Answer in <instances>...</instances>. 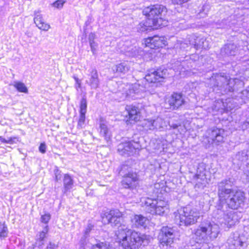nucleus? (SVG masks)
I'll use <instances>...</instances> for the list:
<instances>
[{
  "mask_svg": "<svg viewBox=\"0 0 249 249\" xmlns=\"http://www.w3.org/2000/svg\"><path fill=\"white\" fill-rule=\"evenodd\" d=\"M235 180L232 177L224 178L217 184L218 203L213 211V216L220 218L224 215V207L232 210L237 209L244 203V192L234 189Z\"/></svg>",
  "mask_w": 249,
  "mask_h": 249,
  "instance_id": "f257e3e1",
  "label": "nucleus"
},
{
  "mask_svg": "<svg viewBox=\"0 0 249 249\" xmlns=\"http://www.w3.org/2000/svg\"><path fill=\"white\" fill-rule=\"evenodd\" d=\"M120 239V245L123 249H139L142 246L148 244V240L144 234H142L128 229L124 225L119 226L116 233Z\"/></svg>",
  "mask_w": 249,
  "mask_h": 249,
  "instance_id": "f03ea898",
  "label": "nucleus"
},
{
  "mask_svg": "<svg viewBox=\"0 0 249 249\" xmlns=\"http://www.w3.org/2000/svg\"><path fill=\"white\" fill-rule=\"evenodd\" d=\"M208 81V86L219 95L233 92L235 86L242 83L239 79L231 78L224 73L213 74Z\"/></svg>",
  "mask_w": 249,
  "mask_h": 249,
  "instance_id": "7ed1b4c3",
  "label": "nucleus"
},
{
  "mask_svg": "<svg viewBox=\"0 0 249 249\" xmlns=\"http://www.w3.org/2000/svg\"><path fill=\"white\" fill-rule=\"evenodd\" d=\"M220 233V228L213 221H202L195 232L196 242L208 244L215 239Z\"/></svg>",
  "mask_w": 249,
  "mask_h": 249,
  "instance_id": "20e7f679",
  "label": "nucleus"
},
{
  "mask_svg": "<svg viewBox=\"0 0 249 249\" xmlns=\"http://www.w3.org/2000/svg\"><path fill=\"white\" fill-rule=\"evenodd\" d=\"M167 12L166 8L160 4L150 5L142 11L143 14L154 25L156 28L167 25V21L164 19Z\"/></svg>",
  "mask_w": 249,
  "mask_h": 249,
  "instance_id": "39448f33",
  "label": "nucleus"
},
{
  "mask_svg": "<svg viewBox=\"0 0 249 249\" xmlns=\"http://www.w3.org/2000/svg\"><path fill=\"white\" fill-rule=\"evenodd\" d=\"M200 213L196 209L190 206L183 208L178 215L179 226H189L197 222Z\"/></svg>",
  "mask_w": 249,
  "mask_h": 249,
  "instance_id": "423d86ee",
  "label": "nucleus"
},
{
  "mask_svg": "<svg viewBox=\"0 0 249 249\" xmlns=\"http://www.w3.org/2000/svg\"><path fill=\"white\" fill-rule=\"evenodd\" d=\"M144 205L146 212L152 214L162 215L168 209L167 202L162 200L147 198L144 202Z\"/></svg>",
  "mask_w": 249,
  "mask_h": 249,
  "instance_id": "0eeeda50",
  "label": "nucleus"
},
{
  "mask_svg": "<svg viewBox=\"0 0 249 249\" xmlns=\"http://www.w3.org/2000/svg\"><path fill=\"white\" fill-rule=\"evenodd\" d=\"M248 150L244 149L238 151L232 156V163L238 169L246 170L249 165V156Z\"/></svg>",
  "mask_w": 249,
  "mask_h": 249,
  "instance_id": "6e6552de",
  "label": "nucleus"
},
{
  "mask_svg": "<svg viewBox=\"0 0 249 249\" xmlns=\"http://www.w3.org/2000/svg\"><path fill=\"white\" fill-rule=\"evenodd\" d=\"M122 216L123 213L118 210H112L103 214L102 221L105 225L110 224L112 226H117L121 223Z\"/></svg>",
  "mask_w": 249,
  "mask_h": 249,
  "instance_id": "1a4fd4ad",
  "label": "nucleus"
},
{
  "mask_svg": "<svg viewBox=\"0 0 249 249\" xmlns=\"http://www.w3.org/2000/svg\"><path fill=\"white\" fill-rule=\"evenodd\" d=\"M224 215L220 216V218H216L213 216H213L215 219L219 220V222L221 224H224L225 225H227L228 228H230L232 226L236 224L240 218V216L238 215V213L233 211H230L226 213L225 210L224 209Z\"/></svg>",
  "mask_w": 249,
  "mask_h": 249,
  "instance_id": "9d476101",
  "label": "nucleus"
},
{
  "mask_svg": "<svg viewBox=\"0 0 249 249\" xmlns=\"http://www.w3.org/2000/svg\"><path fill=\"white\" fill-rule=\"evenodd\" d=\"M208 142L211 144L219 145L224 142L225 131L221 128L213 127L207 131Z\"/></svg>",
  "mask_w": 249,
  "mask_h": 249,
  "instance_id": "9b49d317",
  "label": "nucleus"
},
{
  "mask_svg": "<svg viewBox=\"0 0 249 249\" xmlns=\"http://www.w3.org/2000/svg\"><path fill=\"white\" fill-rule=\"evenodd\" d=\"M175 231L168 226L163 227L158 235V239L163 245H170L173 243Z\"/></svg>",
  "mask_w": 249,
  "mask_h": 249,
  "instance_id": "f8f14e48",
  "label": "nucleus"
},
{
  "mask_svg": "<svg viewBox=\"0 0 249 249\" xmlns=\"http://www.w3.org/2000/svg\"><path fill=\"white\" fill-rule=\"evenodd\" d=\"M140 147L139 142H128L120 143L118 146V151L122 155L129 156L135 154Z\"/></svg>",
  "mask_w": 249,
  "mask_h": 249,
  "instance_id": "ddd939ff",
  "label": "nucleus"
},
{
  "mask_svg": "<svg viewBox=\"0 0 249 249\" xmlns=\"http://www.w3.org/2000/svg\"><path fill=\"white\" fill-rule=\"evenodd\" d=\"M185 101L181 93L174 92L166 100L165 104L167 108L176 110L184 105Z\"/></svg>",
  "mask_w": 249,
  "mask_h": 249,
  "instance_id": "4468645a",
  "label": "nucleus"
},
{
  "mask_svg": "<svg viewBox=\"0 0 249 249\" xmlns=\"http://www.w3.org/2000/svg\"><path fill=\"white\" fill-rule=\"evenodd\" d=\"M204 165L199 164L196 173L193 177V179L196 182L195 187L203 188L208 183L209 179L207 177Z\"/></svg>",
  "mask_w": 249,
  "mask_h": 249,
  "instance_id": "2eb2a0df",
  "label": "nucleus"
},
{
  "mask_svg": "<svg viewBox=\"0 0 249 249\" xmlns=\"http://www.w3.org/2000/svg\"><path fill=\"white\" fill-rule=\"evenodd\" d=\"M167 69H159L152 70L146 74L145 76V80L149 83H156L162 82L163 80L167 76Z\"/></svg>",
  "mask_w": 249,
  "mask_h": 249,
  "instance_id": "dca6fc26",
  "label": "nucleus"
},
{
  "mask_svg": "<svg viewBox=\"0 0 249 249\" xmlns=\"http://www.w3.org/2000/svg\"><path fill=\"white\" fill-rule=\"evenodd\" d=\"M121 185L124 188L131 191L136 190L139 186V178L137 173H132L130 175L124 177Z\"/></svg>",
  "mask_w": 249,
  "mask_h": 249,
  "instance_id": "f3484780",
  "label": "nucleus"
},
{
  "mask_svg": "<svg viewBox=\"0 0 249 249\" xmlns=\"http://www.w3.org/2000/svg\"><path fill=\"white\" fill-rule=\"evenodd\" d=\"M126 122L133 124L140 120L141 112L140 109L133 105H127L125 107Z\"/></svg>",
  "mask_w": 249,
  "mask_h": 249,
  "instance_id": "a211bd4d",
  "label": "nucleus"
},
{
  "mask_svg": "<svg viewBox=\"0 0 249 249\" xmlns=\"http://www.w3.org/2000/svg\"><path fill=\"white\" fill-rule=\"evenodd\" d=\"M88 78L86 83L88 84L92 89H97L100 84V79L97 70L92 68L88 71Z\"/></svg>",
  "mask_w": 249,
  "mask_h": 249,
  "instance_id": "6ab92c4d",
  "label": "nucleus"
},
{
  "mask_svg": "<svg viewBox=\"0 0 249 249\" xmlns=\"http://www.w3.org/2000/svg\"><path fill=\"white\" fill-rule=\"evenodd\" d=\"M166 41L163 37L159 36H154L146 38L144 40V43L146 46L149 47L151 49H156L159 48H162L166 45Z\"/></svg>",
  "mask_w": 249,
  "mask_h": 249,
  "instance_id": "aec40b11",
  "label": "nucleus"
},
{
  "mask_svg": "<svg viewBox=\"0 0 249 249\" xmlns=\"http://www.w3.org/2000/svg\"><path fill=\"white\" fill-rule=\"evenodd\" d=\"M227 243L231 249H240L243 246L244 242L238 233H234L230 235Z\"/></svg>",
  "mask_w": 249,
  "mask_h": 249,
  "instance_id": "412c9836",
  "label": "nucleus"
},
{
  "mask_svg": "<svg viewBox=\"0 0 249 249\" xmlns=\"http://www.w3.org/2000/svg\"><path fill=\"white\" fill-rule=\"evenodd\" d=\"M34 20L36 26L39 29L47 31L50 28V25L44 21L42 15L38 11L34 12Z\"/></svg>",
  "mask_w": 249,
  "mask_h": 249,
  "instance_id": "4be33fe9",
  "label": "nucleus"
},
{
  "mask_svg": "<svg viewBox=\"0 0 249 249\" xmlns=\"http://www.w3.org/2000/svg\"><path fill=\"white\" fill-rule=\"evenodd\" d=\"M63 193L64 194H67V193H70L71 190L73 188L74 181L71 176L68 174H64L63 177Z\"/></svg>",
  "mask_w": 249,
  "mask_h": 249,
  "instance_id": "5701e85b",
  "label": "nucleus"
},
{
  "mask_svg": "<svg viewBox=\"0 0 249 249\" xmlns=\"http://www.w3.org/2000/svg\"><path fill=\"white\" fill-rule=\"evenodd\" d=\"M147 218L141 214L135 215L131 218L132 226L133 228L145 227Z\"/></svg>",
  "mask_w": 249,
  "mask_h": 249,
  "instance_id": "b1692460",
  "label": "nucleus"
},
{
  "mask_svg": "<svg viewBox=\"0 0 249 249\" xmlns=\"http://www.w3.org/2000/svg\"><path fill=\"white\" fill-rule=\"evenodd\" d=\"M221 53L227 56H234L238 53L237 46L234 43H229L221 49Z\"/></svg>",
  "mask_w": 249,
  "mask_h": 249,
  "instance_id": "393cba45",
  "label": "nucleus"
},
{
  "mask_svg": "<svg viewBox=\"0 0 249 249\" xmlns=\"http://www.w3.org/2000/svg\"><path fill=\"white\" fill-rule=\"evenodd\" d=\"M152 22L147 18L145 20L141 21L137 26V31L142 33L150 31L153 29H157L154 25L152 24Z\"/></svg>",
  "mask_w": 249,
  "mask_h": 249,
  "instance_id": "a878e982",
  "label": "nucleus"
},
{
  "mask_svg": "<svg viewBox=\"0 0 249 249\" xmlns=\"http://www.w3.org/2000/svg\"><path fill=\"white\" fill-rule=\"evenodd\" d=\"M112 69L116 72L125 73L130 69L129 63L127 61L122 62L114 66Z\"/></svg>",
  "mask_w": 249,
  "mask_h": 249,
  "instance_id": "bb28decb",
  "label": "nucleus"
},
{
  "mask_svg": "<svg viewBox=\"0 0 249 249\" xmlns=\"http://www.w3.org/2000/svg\"><path fill=\"white\" fill-rule=\"evenodd\" d=\"M129 161H127L123 164L119 171V174L123 177L130 175L132 173H136L135 172H133L132 168L128 164Z\"/></svg>",
  "mask_w": 249,
  "mask_h": 249,
  "instance_id": "cd10ccee",
  "label": "nucleus"
},
{
  "mask_svg": "<svg viewBox=\"0 0 249 249\" xmlns=\"http://www.w3.org/2000/svg\"><path fill=\"white\" fill-rule=\"evenodd\" d=\"M100 135L103 136L107 142H108L110 138V133L108 130L107 124L103 122L100 124Z\"/></svg>",
  "mask_w": 249,
  "mask_h": 249,
  "instance_id": "c85d7f7f",
  "label": "nucleus"
},
{
  "mask_svg": "<svg viewBox=\"0 0 249 249\" xmlns=\"http://www.w3.org/2000/svg\"><path fill=\"white\" fill-rule=\"evenodd\" d=\"M153 123L154 124L155 128L157 129H164L167 127L168 124L161 117H157L153 119Z\"/></svg>",
  "mask_w": 249,
  "mask_h": 249,
  "instance_id": "c756f323",
  "label": "nucleus"
},
{
  "mask_svg": "<svg viewBox=\"0 0 249 249\" xmlns=\"http://www.w3.org/2000/svg\"><path fill=\"white\" fill-rule=\"evenodd\" d=\"M232 19V17L227 19L222 20L216 23V27L217 28H228L231 27V25L235 24V22H231L230 20Z\"/></svg>",
  "mask_w": 249,
  "mask_h": 249,
  "instance_id": "7c9ffc66",
  "label": "nucleus"
},
{
  "mask_svg": "<svg viewBox=\"0 0 249 249\" xmlns=\"http://www.w3.org/2000/svg\"><path fill=\"white\" fill-rule=\"evenodd\" d=\"M200 40H201V37L196 36L194 35L192 36L189 38V44L193 45L194 48L197 50L200 49L201 47L197 45L202 43V42L200 41Z\"/></svg>",
  "mask_w": 249,
  "mask_h": 249,
  "instance_id": "2f4dec72",
  "label": "nucleus"
},
{
  "mask_svg": "<svg viewBox=\"0 0 249 249\" xmlns=\"http://www.w3.org/2000/svg\"><path fill=\"white\" fill-rule=\"evenodd\" d=\"M12 85L20 92L28 93V89L23 83L19 81H14Z\"/></svg>",
  "mask_w": 249,
  "mask_h": 249,
  "instance_id": "473e14b6",
  "label": "nucleus"
},
{
  "mask_svg": "<svg viewBox=\"0 0 249 249\" xmlns=\"http://www.w3.org/2000/svg\"><path fill=\"white\" fill-rule=\"evenodd\" d=\"M210 9V6L208 4L203 5L199 10V12L197 14V18H204L208 14Z\"/></svg>",
  "mask_w": 249,
  "mask_h": 249,
  "instance_id": "72a5a7b5",
  "label": "nucleus"
},
{
  "mask_svg": "<svg viewBox=\"0 0 249 249\" xmlns=\"http://www.w3.org/2000/svg\"><path fill=\"white\" fill-rule=\"evenodd\" d=\"M138 86L136 85H131L129 87L128 90L126 91V96L129 98L133 99L134 94L139 92V89L137 88Z\"/></svg>",
  "mask_w": 249,
  "mask_h": 249,
  "instance_id": "f704fd0d",
  "label": "nucleus"
},
{
  "mask_svg": "<svg viewBox=\"0 0 249 249\" xmlns=\"http://www.w3.org/2000/svg\"><path fill=\"white\" fill-rule=\"evenodd\" d=\"M91 249H112V248L107 243L99 242L94 245H92Z\"/></svg>",
  "mask_w": 249,
  "mask_h": 249,
  "instance_id": "c9c22d12",
  "label": "nucleus"
},
{
  "mask_svg": "<svg viewBox=\"0 0 249 249\" xmlns=\"http://www.w3.org/2000/svg\"><path fill=\"white\" fill-rule=\"evenodd\" d=\"M87 108V101L86 97L84 96L80 101V113L86 114Z\"/></svg>",
  "mask_w": 249,
  "mask_h": 249,
  "instance_id": "e433bc0d",
  "label": "nucleus"
},
{
  "mask_svg": "<svg viewBox=\"0 0 249 249\" xmlns=\"http://www.w3.org/2000/svg\"><path fill=\"white\" fill-rule=\"evenodd\" d=\"M48 231V226H46L44 230L39 233L38 240H39V246H41L43 244V241L46 237V234Z\"/></svg>",
  "mask_w": 249,
  "mask_h": 249,
  "instance_id": "4c0bfd02",
  "label": "nucleus"
},
{
  "mask_svg": "<svg viewBox=\"0 0 249 249\" xmlns=\"http://www.w3.org/2000/svg\"><path fill=\"white\" fill-rule=\"evenodd\" d=\"M8 234V229L4 223L0 222V237H5Z\"/></svg>",
  "mask_w": 249,
  "mask_h": 249,
  "instance_id": "58836bf2",
  "label": "nucleus"
},
{
  "mask_svg": "<svg viewBox=\"0 0 249 249\" xmlns=\"http://www.w3.org/2000/svg\"><path fill=\"white\" fill-rule=\"evenodd\" d=\"M85 114H86L80 113L79 119L77 125L78 128H82L84 127L86 119Z\"/></svg>",
  "mask_w": 249,
  "mask_h": 249,
  "instance_id": "ea45409f",
  "label": "nucleus"
},
{
  "mask_svg": "<svg viewBox=\"0 0 249 249\" xmlns=\"http://www.w3.org/2000/svg\"><path fill=\"white\" fill-rule=\"evenodd\" d=\"M153 119H147L144 121L145 127L148 130H153L155 129Z\"/></svg>",
  "mask_w": 249,
  "mask_h": 249,
  "instance_id": "a19ab883",
  "label": "nucleus"
},
{
  "mask_svg": "<svg viewBox=\"0 0 249 249\" xmlns=\"http://www.w3.org/2000/svg\"><path fill=\"white\" fill-rule=\"evenodd\" d=\"M200 41L202 42V43L199 44V45H198L199 47H201V48L207 49L210 48V43L209 42V41L207 39L204 37H201V40H200Z\"/></svg>",
  "mask_w": 249,
  "mask_h": 249,
  "instance_id": "79ce46f5",
  "label": "nucleus"
},
{
  "mask_svg": "<svg viewBox=\"0 0 249 249\" xmlns=\"http://www.w3.org/2000/svg\"><path fill=\"white\" fill-rule=\"evenodd\" d=\"M51 217V215L49 213H45L41 216V222L45 224H47L50 221Z\"/></svg>",
  "mask_w": 249,
  "mask_h": 249,
  "instance_id": "37998d69",
  "label": "nucleus"
},
{
  "mask_svg": "<svg viewBox=\"0 0 249 249\" xmlns=\"http://www.w3.org/2000/svg\"><path fill=\"white\" fill-rule=\"evenodd\" d=\"M65 2V1L64 0H57L53 3V5L55 8L58 9L61 8Z\"/></svg>",
  "mask_w": 249,
  "mask_h": 249,
  "instance_id": "c03bdc74",
  "label": "nucleus"
},
{
  "mask_svg": "<svg viewBox=\"0 0 249 249\" xmlns=\"http://www.w3.org/2000/svg\"><path fill=\"white\" fill-rule=\"evenodd\" d=\"M54 175H55V180L56 181L60 180L61 178V171L58 169H56L54 170Z\"/></svg>",
  "mask_w": 249,
  "mask_h": 249,
  "instance_id": "a18cd8bd",
  "label": "nucleus"
},
{
  "mask_svg": "<svg viewBox=\"0 0 249 249\" xmlns=\"http://www.w3.org/2000/svg\"><path fill=\"white\" fill-rule=\"evenodd\" d=\"M93 227V226L92 224H89L85 230L84 235L88 236L90 231L92 230Z\"/></svg>",
  "mask_w": 249,
  "mask_h": 249,
  "instance_id": "49530a36",
  "label": "nucleus"
},
{
  "mask_svg": "<svg viewBox=\"0 0 249 249\" xmlns=\"http://www.w3.org/2000/svg\"><path fill=\"white\" fill-rule=\"evenodd\" d=\"M73 78L75 81L76 84L75 86V89H77V90H78V89H80L81 88V81L79 80L76 76H74Z\"/></svg>",
  "mask_w": 249,
  "mask_h": 249,
  "instance_id": "de8ad7c7",
  "label": "nucleus"
},
{
  "mask_svg": "<svg viewBox=\"0 0 249 249\" xmlns=\"http://www.w3.org/2000/svg\"><path fill=\"white\" fill-rule=\"evenodd\" d=\"M87 237L88 236L84 235L82 237V238L80 240V244L81 247L82 248L81 249H84L85 245H87L86 239H87Z\"/></svg>",
  "mask_w": 249,
  "mask_h": 249,
  "instance_id": "09e8293b",
  "label": "nucleus"
},
{
  "mask_svg": "<svg viewBox=\"0 0 249 249\" xmlns=\"http://www.w3.org/2000/svg\"><path fill=\"white\" fill-rule=\"evenodd\" d=\"M188 44H189V41H181L180 43V48L181 49L185 50L187 47H188Z\"/></svg>",
  "mask_w": 249,
  "mask_h": 249,
  "instance_id": "8fccbe9b",
  "label": "nucleus"
},
{
  "mask_svg": "<svg viewBox=\"0 0 249 249\" xmlns=\"http://www.w3.org/2000/svg\"><path fill=\"white\" fill-rule=\"evenodd\" d=\"M39 151L41 153H45L46 151V145L44 142L41 143L39 146Z\"/></svg>",
  "mask_w": 249,
  "mask_h": 249,
  "instance_id": "3c124183",
  "label": "nucleus"
},
{
  "mask_svg": "<svg viewBox=\"0 0 249 249\" xmlns=\"http://www.w3.org/2000/svg\"><path fill=\"white\" fill-rule=\"evenodd\" d=\"M16 137H10L7 139L6 143H9L10 144L16 143L17 140Z\"/></svg>",
  "mask_w": 249,
  "mask_h": 249,
  "instance_id": "603ef678",
  "label": "nucleus"
},
{
  "mask_svg": "<svg viewBox=\"0 0 249 249\" xmlns=\"http://www.w3.org/2000/svg\"><path fill=\"white\" fill-rule=\"evenodd\" d=\"M91 50L93 54H94L97 50L98 47V44L96 42H94L91 45H90Z\"/></svg>",
  "mask_w": 249,
  "mask_h": 249,
  "instance_id": "864d4df0",
  "label": "nucleus"
},
{
  "mask_svg": "<svg viewBox=\"0 0 249 249\" xmlns=\"http://www.w3.org/2000/svg\"><path fill=\"white\" fill-rule=\"evenodd\" d=\"M58 247V246L55 244L50 242L48 245L47 246L46 249H56Z\"/></svg>",
  "mask_w": 249,
  "mask_h": 249,
  "instance_id": "5fc2aeb1",
  "label": "nucleus"
},
{
  "mask_svg": "<svg viewBox=\"0 0 249 249\" xmlns=\"http://www.w3.org/2000/svg\"><path fill=\"white\" fill-rule=\"evenodd\" d=\"M249 125V119H248L245 122L242 123L241 127L243 129H246L248 128Z\"/></svg>",
  "mask_w": 249,
  "mask_h": 249,
  "instance_id": "6e6d98bb",
  "label": "nucleus"
},
{
  "mask_svg": "<svg viewBox=\"0 0 249 249\" xmlns=\"http://www.w3.org/2000/svg\"><path fill=\"white\" fill-rule=\"evenodd\" d=\"M172 2L175 4H181L183 3L187 2L189 0H171Z\"/></svg>",
  "mask_w": 249,
  "mask_h": 249,
  "instance_id": "4d7b16f0",
  "label": "nucleus"
},
{
  "mask_svg": "<svg viewBox=\"0 0 249 249\" xmlns=\"http://www.w3.org/2000/svg\"><path fill=\"white\" fill-rule=\"evenodd\" d=\"M243 48L244 50H249V42L248 41L243 42Z\"/></svg>",
  "mask_w": 249,
  "mask_h": 249,
  "instance_id": "13d9d810",
  "label": "nucleus"
},
{
  "mask_svg": "<svg viewBox=\"0 0 249 249\" xmlns=\"http://www.w3.org/2000/svg\"><path fill=\"white\" fill-rule=\"evenodd\" d=\"M170 127V128L173 129H177L178 126H180V124H170L169 123L168 124Z\"/></svg>",
  "mask_w": 249,
  "mask_h": 249,
  "instance_id": "bf43d9fd",
  "label": "nucleus"
},
{
  "mask_svg": "<svg viewBox=\"0 0 249 249\" xmlns=\"http://www.w3.org/2000/svg\"><path fill=\"white\" fill-rule=\"evenodd\" d=\"M95 35L92 33H91L89 35V40H94L95 38Z\"/></svg>",
  "mask_w": 249,
  "mask_h": 249,
  "instance_id": "052dcab7",
  "label": "nucleus"
},
{
  "mask_svg": "<svg viewBox=\"0 0 249 249\" xmlns=\"http://www.w3.org/2000/svg\"><path fill=\"white\" fill-rule=\"evenodd\" d=\"M0 141H1L2 142L6 143L7 139L3 138L2 136H0Z\"/></svg>",
  "mask_w": 249,
  "mask_h": 249,
  "instance_id": "680f3d73",
  "label": "nucleus"
},
{
  "mask_svg": "<svg viewBox=\"0 0 249 249\" xmlns=\"http://www.w3.org/2000/svg\"><path fill=\"white\" fill-rule=\"evenodd\" d=\"M246 174L247 175V177H248V182H249V170L248 171H246Z\"/></svg>",
  "mask_w": 249,
  "mask_h": 249,
  "instance_id": "e2e57ef3",
  "label": "nucleus"
},
{
  "mask_svg": "<svg viewBox=\"0 0 249 249\" xmlns=\"http://www.w3.org/2000/svg\"><path fill=\"white\" fill-rule=\"evenodd\" d=\"M89 45H91L93 43H94V42H95L94 41V40H89Z\"/></svg>",
  "mask_w": 249,
  "mask_h": 249,
  "instance_id": "0e129e2a",
  "label": "nucleus"
},
{
  "mask_svg": "<svg viewBox=\"0 0 249 249\" xmlns=\"http://www.w3.org/2000/svg\"><path fill=\"white\" fill-rule=\"evenodd\" d=\"M34 246H33H33H31V247H29L28 248V249H34Z\"/></svg>",
  "mask_w": 249,
  "mask_h": 249,
  "instance_id": "69168bd1",
  "label": "nucleus"
}]
</instances>
